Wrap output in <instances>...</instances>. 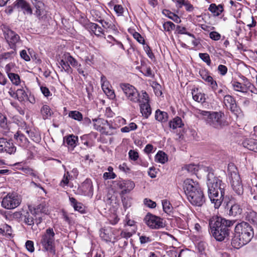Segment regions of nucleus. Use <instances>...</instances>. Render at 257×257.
<instances>
[{
  "label": "nucleus",
  "mask_w": 257,
  "mask_h": 257,
  "mask_svg": "<svg viewBox=\"0 0 257 257\" xmlns=\"http://www.w3.org/2000/svg\"><path fill=\"white\" fill-rule=\"evenodd\" d=\"M209 171L207 175V187L208 196L215 208H218L224 199L225 190L226 187L225 183H223L219 178L215 177L212 170L206 168Z\"/></svg>",
  "instance_id": "obj_1"
},
{
  "label": "nucleus",
  "mask_w": 257,
  "mask_h": 257,
  "mask_svg": "<svg viewBox=\"0 0 257 257\" xmlns=\"http://www.w3.org/2000/svg\"><path fill=\"white\" fill-rule=\"evenodd\" d=\"M253 236V229L248 223L243 221L238 223L234 229L231 245L234 248H239L248 243Z\"/></svg>",
  "instance_id": "obj_2"
},
{
  "label": "nucleus",
  "mask_w": 257,
  "mask_h": 257,
  "mask_svg": "<svg viewBox=\"0 0 257 257\" xmlns=\"http://www.w3.org/2000/svg\"><path fill=\"white\" fill-rule=\"evenodd\" d=\"M195 115L203 119L206 124L216 129H221L227 125L224 119V114L221 111H208L201 109H196Z\"/></svg>",
  "instance_id": "obj_3"
},
{
  "label": "nucleus",
  "mask_w": 257,
  "mask_h": 257,
  "mask_svg": "<svg viewBox=\"0 0 257 257\" xmlns=\"http://www.w3.org/2000/svg\"><path fill=\"white\" fill-rule=\"evenodd\" d=\"M55 232L53 229L48 228L46 230L45 232L42 235L40 243L43 246V248L52 254H56V249L55 245Z\"/></svg>",
  "instance_id": "obj_4"
},
{
  "label": "nucleus",
  "mask_w": 257,
  "mask_h": 257,
  "mask_svg": "<svg viewBox=\"0 0 257 257\" xmlns=\"http://www.w3.org/2000/svg\"><path fill=\"white\" fill-rule=\"evenodd\" d=\"M234 221L227 220L220 216H213L209 220L210 230L217 229L219 230H229V227L232 226Z\"/></svg>",
  "instance_id": "obj_5"
},
{
  "label": "nucleus",
  "mask_w": 257,
  "mask_h": 257,
  "mask_svg": "<svg viewBox=\"0 0 257 257\" xmlns=\"http://www.w3.org/2000/svg\"><path fill=\"white\" fill-rule=\"evenodd\" d=\"M120 87L128 100L137 103L141 99V94L133 85L128 83H124L120 85Z\"/></svg>",
  "instance_id": "obj_6"
},
{
  "label": "nucleus",
  "mask_w": 257,
  "mask_h": 257,
  "mask_svg": "<svg viewBox=\"0 0 257 257\" xmlns=\"http://www.w3.org/2000/svg\"><path fill=\"white\" fill-rule=\"evenodd\" d=\"M21 202V199L16 193H9L3 199L2 206L7 209H13L17 207Z\"/></svg>",
  "instance_id": "obj_7"
},
{
  "label": "nucleus",
  "mask_w": 257,
  "mask_h": 257,
  "mask_svg": "<svg viewBox=\"0 0 257 257\" xmlns=\"http://www.w3.org/2000/svg\"><path fill=\"white\" fill-rule=\"evenodd\" d=\"M149 101L148 94L146 91H142L141 99L137 103H139L141 113L146 118L151 114V108Z\"/></svg>",
  "instance_id": "obj_8"
},
{
  "label": "nucleus",
  "mask_w": 257,
  "mask_h": 257,
  "mask_svg": "<svg viewBox=\"0 0 257 257\" xmlns=\"http://www.w3.org/2000/svg\"><path fill=\"white\" fill-rule=\"evenodd\" d=\"M147 225L152 229H159L164 227L162 219L156 215L148 213L144 218Z\"/></svg>",
  "instance_id": "obj_9"
},
{
  "label": "nucleus",
  "mask_w": 257,
  "mask_h": 257,
  "mask_svg": "<svg viewBox=\"0 0 257 257\" xmlns=\"http://www.w3.org/2000/svg\"><path fill=\"white\" fill-rule=\"evenodd\" d=\"M231 185L233 190L238 195H241L243 193V188L240 176L236 172L231 173Z\"/></svg>",
  "instance_id": "obj_10"
},
{
  "label": "nucleus",
  "mask_w": 257,
  "mask_h": 257,
  "mask_svg": "<svg viewBox=\"0 0 257 257\" xmlns=\"http://www.w3.org/2000/svg\"><path fill=\"white\" fill-rule=\"evenodd\" d=\"M189 202L193 205L201 206L204 203L205 200L203 192L201 189L191 192L187 196Z\"/></svg>",
  "instance_id": "obj_11"
},
{
  "label": "nucleus",
  "mask_w": 257,
  "mask_h": 257,
  "mask_svg": "<svg viewBox=\"0 0 257 257\" xmlns=\"http://www.w3.org/2000/svg\"><path fill=\"white\" fill-rule=\"evenodd\" d=\"M3 31L5 39L7 42L12 43L13 46L11 47L13 49L15 47V44L18 42L20 40V37L13 31L10 30L6 26H4L2 28Z\"/></svg>",
  "instance_id": "obj_12"
},
{
  "label": "nucleus",
  "mask_w": 257,
  "mask_h": 257,
  "mask_svg": "<svg viewBox=\"0 0 257 257\" xmlns=\"http://www.w3.org/2000/svg\"><path fill=\"white\" fill-rule=\"evenodd\" d=\"M116 185L119 189L121 190L120 194L122 195L129 193L135 186L134 182L131 180L117 181Z\"/></svg>",
  "instance_id": "obj_13"
},
{
  "label": "nucleus",
  "mask_w": 257,
  "mask_h": 257,
  "mask_svg": "<svg viewBox=\"0 0 257 257\" xmlns=\"http://www.w3.org/2000/svg\"><path fill=\"white\" fill-rule=\"evenodd\" d=\"M23 132L22 131H18L14 136V138L16 140V143L20 147L29 149L31 148V144L28 139L25 136Z\"/></svg>",
  "instance_id": "obj_14"
},
{
  "label": "nucleus",
  "mask_w": 257,
  "mask_h": 257,
  "mask_svg": "<svg viewBox=\"0 0 257 257\" xmlns=\"http://www.w3.org/2000/svg\"><path fill=\"white\" fill-rule=\"evenodd\" d=\"M183 189L186 196H187L190 194L191 192H193L196 190L197 191L200 189V188L199 187L198 184L197 182H194L192 179H186L184 181Z\"/></svg>",
  "instance_id": "obj_15"
},
{
  "label": "nucleus",
  "mask_w": 257,
  "mask_h": 257,
  "mask_svg": "<svg viewBox=\"0 0 257 257\" xmlns=\"http://www.w3.org/2000/svg\"><path fill=\"white\" fill-rule=\"evenodd\" d=\"M36 9L35 15L39 19H42L45 15V6L42 0H30Z\"/></svg>",
  "instance_id": "obj_16"
},
{
  "label": "nucleus",
  "mask_w": 257,
  "mask_h": 257,
  "mask_svg": "<svg viewBox=\"0 0 257 257\" xmlns=\"http://www.w3.org/2000/svg\"><path fill=\"white\" fill-rule=\"evenodd\" d=\"M79 189L84 195H92L93 190L92 181L89 179H86L82 183Z\"/></svg>",
  "instance_id": "obj_17"
},
{
  "label": "nucleus",
  "mask_w": 257,
  "mask_h": 257,
  "mask_svg": "<svg viewBox=\"0 0 257 257\" xmlns=\"http://www.w3.org/2000/svg\"><path fill=\"white\" fill-rule=\"evenodd\" d=\"M14 7L21 8L24 11L25 14L31 15L33 14V11L29 4L25 0H17L14 3Z\"/></svg>",
  "instance_id": "obj_18"
},
{
  "label": "nucleus",
  "mask_w": 257,
  "mask_h": 257,
  "mask_svg": "<svg viewBox=\"0 0 257 257\" xmlns=\"http://www.w3.org/2000/svg\"><path fill=\"white\" fill-rule=\"evenodd\" d=\"M210 231L212 236L216 240L219 241H221L225 238H228L230 233L229 230H223V229L222 230L214 229Z\"/></svg>",
  "instance_id": "obj_19"
},
{
  "label": "nucleus",
  "mask_w": 257,
  "mask_h": 257,
  "mask_svg": "<svg viewBox=\"0 0 257 257\" xmlns=\"http://www.w3.org/2000/svg\"><path fill=\"white\" fill-rule=\"evenodd\" d=\"M22 131L27 134L30 138L34 142L39 143L41 140V137L38 131L35 129L25 128Z\"/></svg>",
  "instance_id": "obj_20"
},
{
  "label": "nucleus",
  "mask_w": 257,
  "mask_h": 257,
  "mask_svg": "<svg viewBox=\"0 0 257 257\" xmlns=\"http://www.w3.org/2000/svg\"><path fill=\"white\" fill-rule=\"evenodd\" d=\"M29 210L33 215L36 216L39 213H46L48 209L45 204L42 203L37 206H29Z\"/></svg>",
  "instance_id": "obj_21"
},
{
  "label": "nucleus",
  "mask_w": 257,
  "mask_h": 257,
  "mask_svg": "<svg viewBox=\"0 0 257 257\" xmlns=\"http://www.w3.org/2000/svg\"><path fill=\"white\" fill-rule=\"evenodd\" d=\"M243 146L247 149L257 153V140L247 139L242 143Z\"/></svg>",
  "instance_id": "obj_22"
},
{
  "label": "nucleus",
  "mask_w": 257,
  "mask_h": 257,
  "mask_svg": "<svg viewBox=\"0 0 257 257\" xmlns=\"http://www.w3.org/2000/svg\"><path fill=\"white\" fill-rule=\"evenodd\" d=\"M78 141V137L73 135H70L64 138V143L67 144L69 148H71L72 150L77 146Z\"/></svg>",
  "instance_id": "obj_23"
},
{
  "label": "nucleus",
  "mask_w": 257,
  "mask_h": 257,
  "mask_svg": "<svg viewBox=\"0 0 257 257\" xmlns=\"http://www.w3.org/2000/svg\"><path fill=\"white\" fill-rule=\"evenodd\" d=\"M224 103L231 111L235 110L236 104L235 100L231 96L229 95H225L224 96Z\"/></svg>",
  "instance_id": "obj_24"
},
{
  "label": "nucleus",
  "mask_w": 257,
  "mask_h": 257,
  "mask_svg": "<svg viewBox=\"0 0 257 257\" xmlns=\"http://www.w3.org/2000/svg\"><path fill=\"white\" fill-rule=\"evenodd\" d=\"M88 27L90 31L96 36L98 37H101L104 35L102 29L97 24L93 23H90L88 25Z\"/></svg>",
  "instance_id": "obj_25"
},
{
  "label": "nucleus",
  "mask_w": 257,
  "mask_h": 257,
  "mask_svg": "<svg viewBox=\"0 0 257 257\" xmlns=\"http://www.w3.org/2000/svg\"><path fill=\"white\" fill-rule=\"evenodd\" d=\"M184 125L182 119L178 116H176L169 122V126L173 129L181 128Z\"/></svg>",
  "instance_id": "obj_26"
},
{
  "label": "nucleus",
  "mask_w": 257,
  "mask_h": 257,
  "mask_svg": "<svg viewBox=\"0 0 257 257\" xmlns=\"http://www.w3.org/2000/svg\"><path fill=\"white\" fill-rule=\"evenodd\" d=\"M92 121L93 122L94 129L102 133L103 125L105 123V120L103 118H98L92 119Z\"/></svg>",
  "instance_id": "obj_27"
},
{
  "label": "nucleus",
  "mask_w": 257,
  "mask_h": 257,
  "mask_svg": "<svg viewBox=\"0 0 257 257\" xmlns=\"http://www.w3.org/2000/svg\"><path fill=\"white\" fill-rule=\"evenodd\" d=\"M208 9L210 12L216 16L220 15L223 11V6L221 5L216 6L215 4H211Z\"/></svg>",
  "instance_id": "obj_28"
},
{
  "label": "nucleus",
  "mask_w": 257,
  "mask_h": 257,
  "mask_svg": "<svg viewBox=\"0 0 257 257\" xmlns=\"http://www.w3.org/2000/svg\"><path fill=\"white\" fill-rule=\"evenodd\" d=\"M155 118L159 121L166 122L168 119V113L158 109L156 111Z\"/></svg>",
  "instance_id": "obj_29"
},
{
  "label": "nucleus",
  "mask_w": 257,
  "mask_h": 257,
  "mask_svg": "<svg viewBox=\"0 0 257 257\" xmlns=\"http://www.w3.org/2000/svg\"><path fill=\"white\" fill-rule=\"evenodd\" d=\"M41 113L44 119H46L50 118L53 114L50 107L47 105H44L41 108Z\"/></svg>",
  "instance_id": "obj_30"
},
{
  "label": "nucleus",
  "mask_w": 257,
  "mask_h": 257,
  "mask_svg": "<svg viewBox=\"0 0 257 257\" xmlns=\"http://www.w3.org/2000/svg\"><path fill=\"white\" fill-rule=\"evenodd\" d=\"M246 218L250 222H252L257 226V213L252 210H249L246 212Z\"/></svg>",
  "instance_id": "obj_31"
},
{
  "label": "nucleus",
  "mask_w": 257,
  "mask_h": 257,
  "mask_svg": "<svg viewBox=\"0 0 257 257\" xmlns=\"http://www.w3.org/2000/svg\"><path fill=\"white\" fill-rule=\"evenodd\" d=\"M16 96L19 101L22 102L28 100V95L23 88L18 89L16 92Z\"/></svg>",
  "instance_id": "obj_32"
},
{
  "label": "nucleus",
  "mask_w": 257,
  "mask_h": 257,
  "mask_svg": "<svg viewBox=\"0 0 257 257\" xmlns=\"http://www.w3.org/2000/svg\"><path fill=\"white\" fill-rule=\"evenodd\" d=\"M242 212V209L240 205L237 204H234L231 205L229 210V215L235 216L240 215Z\"/></svg>",
  "instance_id": "obj_33"
},
{
  "label": "nucleus",
  "mask_w": 257,
  "mask_h": 257,
  "mask_svg": "<svg viewBox=\"0 0 257 257\" xmlns=\"http://www.w3.org/2000/svg\"><path fill=\"white\" fill-rule=\"evenodd\" d=\"M68 63L69 62L66 60V54H65L62 57V59L61 60L59 63L62 67V70H64L67 73H69L71 71V68Z\"/></svg>",
  "instance_id": "obj_34"
},
{
  "label": "nucleus",
  "mask_w": 257,
  "mask_h": 257,
  "mask_svg": "<svg viewBox=\"0 0 257 257\" xmlns=\"http://www.w3.org/2000/svg\"><path fill=\"white\" fill-rule=\"evenodd\" d=\"M167 160V155L162 151H159L155 156V160L161 164H164Z\"/></svg>",
  "instance_id": "obj_35"
},
{
  "label": "nucleus",
  "mask_w": 257,
  "mask_h": 257,
  "mask_svg": "<svg viewBox=\"0 0 257 257\" xmlns=\"http://www.w3.org/2000/svg\"><path fill=\"white\" fill-rule=\"evenodd\" d=\"M5 146L4 152L11 154L16 152V148L11 141H7L6 140V144Z\"/></svg>",
  "instance_id": "obj_36"
},
{
  "label": "nucleus",
  "mask_w": 257,
  "mask_h": 257,
  "mask_svg": "<svg viewBox=\"0 0 257 257\" xmlns=\"http://www.w3.org/2000/svg\"><path fill=\"white\" fill-rule=\"evenodd\" d=\"M163 210L166 213L170 214L172 212L173 208L170 202L166 199L163 200L162 201Z\"/></svg>",
  "instance_id": "obj_37"
},
{
  "label": "nucleus",
  "mask_w": 257,
  "mask_h": 257,
  "mask_svg": "<svg viewBox=\"0 0 257 257\" xmlns=\"http://www.w3.org/2000/svg\"><path fill=\"white\" fill-rule=\"evenodd\" d=\"M68 116L78 121H81L83 119L82 113L77 110L70 111L68 113Z\"/></svg>",
  "instance_id": "obj_38"
},
{
  "label": "nucleus",
  "mask_w": 257,
  "mask_h": 257,
  "mask_svg": "<svg viewBox=\"0 0 257 257\" xmlns=\"http://www.w3.org/2000/svg\"><path fill=\"white\" fill-rule=\"evenodd\" d=\"M16 52L14 49L10 52L2 54L0 55V64L2 63L4 60L13 58Z\"/></svg>",
  "instance_id": "obj_39"
},
{
  "label": "nucleus",
  "mask_w": 257,
  "mask_h": 257,
  "mask_svg": "<svg viewBox=\"0 0 257 257\" xmlns=\"http://www.w3.org/2000/svg\"><path fill=\"white\" fill-rule=\"evenodd\" d=\"M8 76L13 84L15 85H18L20 84L21 80L18 74L13 72L12 73L9 74V75Z\"/></svg>",
  "instance_id": "obj_40"
},
{
  "label": "nucleus",
  "mask_w": 257,
  "mask_h": 257,
  "mask_svg": "<svg viewBox=\"0 0 257 257\" xmlns=\"http://www.w3.org/2000/svg\"><path fill=\"white\" fill-rule=\"evenodd\" d=\"M114 127L112 125L105 120V123L104 124L102 134L106 135H111L112 134L111 130Z\"/></svg>",
  "instance_id": "obj_41"
},
{
  "label": "nucleus",
  "mask_w": 257,
  "mask_h": 257,
  "mask_svg": "<svg viewBox=\"0 0 257 257\" xmlns=\"http://www.w3.org/2000/svg\"><path fill=\"white\" fill-rule=\"evenodd\" d=\"M233 87L235 91L241 92L243 93L246 92V88L241 83L234 81L232 83Z\"/></svg>",
  "instance_id": "obj_42"
},
{
  "label": "nucleus",
  "mask_w": 257,
  "mask_h": 257,
  "mask_svg": "<svg viewBox=\"0 0 257 257\" xmlns=\"http://www.w3.org/2000/svg\"><path fill=\"white\" fill-rule=\"evenodd\" d=\"M24 221L28 225H31L34 224V218L30 215V212L27 211L24 215Z\"/></svg>",
  "instance_id": "obj_43"
},
{
  "label": "nucleus",
  "mask_w": 257,
  "mask_h": 257,
  "mask_svg": "<svg viewBox=\"0 0 257 257\" xmlns=\"http://www.w3.org/2000/svg\"><path fill=\"white\" fill-rule=\"evenodd\" d=\"M163 27L165 31L170 32L175 29V25L172 22L167 21L163 24Z\"/></svg>",
  "instance_id": "obj_44"
},
{
  "label": "nucleus",
  "mask_w": 257,
  "mask_h": 257,
  "mask_svg": "<svg viewBox=\"0 0 257 257\" xmlns=\"http://www.w3.org/2000/svg\"><path fill=\"white\" fill-rule=\"evenodd\" d=\"M211 86L212 89L215 91L217 88V84L215 80H214L212 76H210L206 81Z\"/></svg>",
  "instance_id": "obj_45"
},
{
  "label": "nucleus",
  "mask_w": 257,
  "mask_h": 257,
  "mask_svg": "<svg viewBox=\"0 0 257 257\" xmlns=\"http://www.w3.org/2000/svg\"><path fill=\"white\" fill-rule=\"evenodd\" d=\"M70 175L68 172L64 174L62 180L60 183V185L63 187L65 186L68 185L69 182Z\"/></svg>",
  "instance_id": "obj_46"
},
{
  "label": "nucleus",
  "mask_w": 257,
  "mask_h": 257,
  "mask_svg": "<svg viewBox=\"0 0 257 257\" xmlns=\"http://www.w3.org/2000/svg\"><path fill=\"white\" fill-rule=\"evenodd\" d=\"M177 31L178 32V34H186L188 36H189L190 37H192L193 38H194V36L193 34H192L189 32H188L187 31V30L186 29V28L184 27H181V26H177Z\"/></svg>",
  "instance_id": "obj_47"
},
{
  "label": "nucleus",
  "mask_w": 257,
  "mask_h": 257,
  "mask_svg": "<svg viewBox=\"0 0 257 257\" xmlns=\"http://www.w3.org/2000/svg\"><path fill=\"white\" fill-rule=\"evenodd\" d=\"M101 87L103 90L107 89V88L111 87L108 81L106 80V77L103 75L101 76Z\"/></svg>",
  "instance_id": "obj_48"
},
{
  "label": "nucleus",
  "mask_w": 257,
  "mask_h": 257,
  "mask_svg": "<svg viewBox=\"0 0 257 257\" xmlns=\"http://www.w3.org/2000/svg\"><path fill=\"white\" fill-rule=\"evenodd\" d=\"M66 60L72 66L74 67L78 66V64L77 61L69 54H66Z\"/></svg>",
  "instance_id": "obj_49"
},
{
  "label": "nucleus",
  "mask_w": 257,
  "mask_h": 257,
  "mask_svg": "<svg viewBox=\"0 0 257 257\" xmlns=\"http://www.w3.org/2000/svg\"><path fill=\"white\" fill-rule=\"evenodd\" d=\"M199 56L200 59L206 63L208 66L210 65L211 60L209 55L207 53H199Z\"/></svg>",
  "instance_id": "obj_50"
},
{
  "label": "nucleus",
  "mask_w": 257,
  "mask_h": 257,
  "mask_svg": "<svg viewBox=\"0 0 257 257\" xmlns=\"http://www.w3.org/2000/svg\"><path fill=\"white\" fill-rule=\"evenodd\" d=\"M5 71L8 75L9 74L12 73L15 71V65L13 63L8 64L5 67Z\"/></svg>",
  "instance_id": "obj_51"
},
{
  "label": "nucleus",
  "mask_w": 257,
  "mask_h": 257,
  "mask_svg": "<svg viewBox=\"0 0 257 257\" xmlns=\"http://www.w3.org/2000/svg\"><path fill=\"white\" fill-rule=\"evenodd\" d=\"M144 203L146 206L151 208H154L156 206V203L155 202L147 198H145L144 200Z\"/></svg>",
  "instance_id": "obj_52"
},
{
  "label": "nucleus",
  "mask_w": 257,
  "mask_h": 257,
  "mask_svg": "<svg viewBox=\"0 0 257 257\" xmlns=\"http://www.w3.org/2000/svg\"><path fill=\"white\" fill-rule=\"evenodd\" d=\"M192 95L193 99L196 101L200 102L202 101L204 102L205 100L204 96L201 93L194 94L192 93Z\"/></svg>",
  "instance_id": "obj_53"
},
{
  "label": "nucleus",
  "mask_w": 257,
  "mask_h": 257,
  "mask_svg": "<svg viewBox=\"0 0 257 257\" xmlns=\"http://www.w3.org/2000/svg\"><path fill=\"white\" fill-rule=\"evenodd\" d=\"M0 126L4 128H6L7 126V117L1 113H0Z\"/></svg>",
  "instance_id": "obj_54"
},
{
  "label": "nucleus",
  "mask_w": 257,
  "mask_h": 257,
  "mask_svg": "<svg viewBox=\"0 0 257 257\" xmlns=\"http://www.w3.org/2000/svg\"><path fill=\"white\" fill-rule=\"evenodd\" d=\"M133 37L140 44H144L145 40L142 36L138 32H134L133 34Z\"/></svg>",
  "instance_id": "obj_55"
},
{
  "label": "nucleus",
  "mask_w": 257,
  "mask_h": 257,
  "mask_svg": "<svg viewBox=\"0 0 257 257\" xmlns=\"http://www.w3.org/2000/svg\"><path fill=\"white\" fill-rule=\"evenodd\" d=\"M111 88H107V89L103 90V91L110 99H113L115 98V95L114 91Z\"/></svg>",
  "instance_id": "obj_56"
},
{
  "label": "nucleus",
  "mask_w": 257,
  "mask_h": 257,
  "mask_svg": "<svg viewBox=\"0 0 257 257\" xmlns=\"http://www.w3.org/2000/svg\"><path fill=\"white\" fill-rule=\"evenodd\" d=\"M217 70L220 75L224 76L227 72V68L226 66L223 65H219L218 66Z\"/></svg>",
  "instance_id": "obj_57"
},
{
  "label": "nucleus",
  "mask_w": 257,
  "mask_h": 257,
  "mask_svg": "<svg viewBox=\"0 0 257 257\" xmlns=\"http://www.w3.org/2000/svg\"><path fill=\"white\" fill-rule=\"evenodd\" d=\"M186 169L191 173H195L198 170V167L194 164H189L186 166Z\"/></svg>",
  "instance_id": "obj_58"
},
{
  "label": "nucleus",
  "mask_w": 257,
  "mask_h": 257,
  "mask_svg": "<svg viewBox=\"0 0 257 257\" xmlns=\"http://www.w3.org/2000/svg\"><path fill=\"white\" fill-rule=\"evenodd\" d=\"M26 247L27 249V250L31 252H33L34 251V243L31 240H28L26 242Z\"/></svg>",
  "instance_id": "obj_59"
},
{
  "label": "nucleus",
  "mask_w": 257,
  "mask_h": 257,
  "mask_svg": "<svg viewBox=\"0 0 257 257\" xmlns=\"http://www.w3.org/2000/svg\"><path fill=\"white\" fill-rule=\"evenodd\" d=\"M128 155L130 159L134 161L137 160L139 158L138 153L134 150H130L128 152Z\"/></svg>",
  "instance_id": "obj_60"
},
{
  "label": "nucleus",
  "mask_w": 257,
  "mask_h": 257,
  "mask_svg": "<svg viewBox=\"0 0 257 257\" xmlns=\"http://www.w3.org/2000/svg\"><path fill=\"white\" fill-rule=\"evenodd\" d=\"M198 249L200 253V257H207L204 251V244L203 243H199L198 244Z\"/></svg>",
  "instance_id": "obj_61"
},
{
  "label": "nucleus",
  "mask_w": 257,
  "mask_h": 257,
  "mask_svg": "<svg viewBox=\"0 0 257 257\" xmlns=\"http://www.w3.org/2000/svg\"><path fill=\"white\" fill-rule=\"evenodd\" d=\"M116 175L113 172H105L103 175V177L105 180L114 179Z\"/></svg>",
  "instance_id": "obj_62"
},
{
  "label": "nucleus",
  "mask_w": 257,
  "mask_h": 257,
  "mask_svg": "<svg viewBox=\"0 0 257 257\" xmlns=\"http://www.w3.org/2000/svg\"><path fill=\"white\" fill-rule=\"evenodd\" d=\"M209 36L211 39L215 41L219 40L221 37L220 35L218 33L215 31L210 32L209 34Z\"/></svg>",
  "instance_id": "obj_63"
},
{
  "label": "nucleus",
  "mask_w": 257,
  "mask_h": 257,
  "mask_svg": "<svg viewBox=\"0 0 257 257\" xmlns=\"http://www.w3.org/2000/svg\"><path fill=\"white\" fill-rule=\"evenodd\" d=\"M114 10L118 15H121L123 13V8L119 5H115L114 6Z\"/></svg>",
  "instance_id": "obj_64"
}]
</instances>
